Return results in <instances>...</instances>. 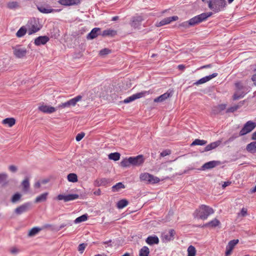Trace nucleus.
<instances>
[{
  "label": "nucleus",
  "instance_id": "1",
  "mask_svg": "<svg viewBox=\"0 0 256 256\" xmlns=\"http://www.w3.org/2000/svg\"><path fill=\"white\" fill-rule=\"evenodd\" d=\"M212 12H204L190 18L189 20L184 22L178 24V28L186 29L206 20L212 15Z\"/></svg>",
  "mask_w": 256,
  "mask_h": 256
},
{
  "label": "nucleus",
  "instance_id": "2",
  "mask_svg": "<svg viewBox=\"0 0 256 256\" xmlns=\"http://www.w3.org/2000/svg\"><path fill=\"white\" fill-rule=\"evenodd\" d=\"M214 212V210L212 208L209 206L202 204L194 211L193 215L194 218L205 220Z\"/></svg>",
  "mask_w": 256,
  "mask_h": 256
},
{
  "label": "nucleus",
  "instance_id": "3",
  "mask_svg": "<svg viewBox=\"0 0 256 256\" xmlns=\"http://www.w3.org/2000/svg\"><path fill=\"white\" fill-rule=\"evenodd\" d=\"M206 2L208 8L214 13L224 10L226 6V0H208Z\"/></svg>",
  "mask_w": 256,
  "mask_h": 256
},
{
  "label": "nucleus",
  "instance_id": "4",
  "mask_svg": "<svg viewBox=\"0 0 256 256\" xmlns=\"http://www.w3.org/2000/svg\"><path fill=\"white\" fill-rule=\"evenodd\" d=\"M29 28L28 30V35L32 34L39 31L42 28V26L40 24L39 20L36 18H33L29 20Z\"/></svg>",
  "mask_w": 256,
  "mask_h": 256
},
{
  "label": "nucleus",
  "instance_id": "5",
  "mask_svg": "<svg viewBox=\"0 0 256 256\" xmlns=\"http://www.w3.org/2000/svg\"><path fill=\"white\" fill-rule=\"evenodd\" d=\"M235 86L236 90L233 96V99L236 100L244 97L246 94V88L240 82H236Z\"/></svg>",
  "mask_w": 256,
  "mask_h": 256
},
{
  "label": "nucleus",
  "instance_id": "6",
  "mask_svg": "<svg viewBox=\"0 0 256 256\" xmlns=\"http://www.w3.org/2000/svg\"><path fill=\"white\" fill-rule=\"evenodd\" d=\"M140 178L141 181L149 184H156L160 181L158 178L147 172L142 174L140 175Z\"/></svg>",
  "mask_w": 256,
  "mask_h": 256
},
{
  "label": "nucleus",
  "instance_id": "7",
  "mask_svg": "<svg viewBox=\"0 0 256 256\" xmlns=\"http://www.w3.org/2000/svg\"><path fill=\"white\" fill-rule=\"evenodd\" d=\"M256 127V122L252 120L248 121L239 132V136H242L251 132Z\"/></svg>",
  "mask_w": 256,
  "mask_h": 256
},
{
  "label": "nucleus",
  "instance_id": "8",
  "mask_svg": "<svg viewBox=\"0 0 256 256\" xmlns=\"http://www.w3.org/2000/svg\"><path fill=\"white\" fill-rule=\"evenodd\" d=\"M176 234V232L174 229H168L162 233L161 238L163 242H168L174 240Z\"/></svg>",
  "mask_w": 256,
  "mask_h": 256
},
{
  "label": "nucleus",
  "instance_id": "9",
  "mask_svg": "<svg viewBox=\"0 0 256 256\" xmlns=\"http://www.w3.org/2000/svg\"><path fill=\"white\" fill-rule=\"evenodd\" d=\"M12 48L14 54L16 58H22L26 54V49L20 45H16L15 46H13Z\"/></svg>",
  "mask_w": 256,
  "mask_h": 256
},
{
  "label": "nucleus",
  "instance_id": "10",
  "mask_svg": "<svg viewBox=\"0 0 256 256\" xmlns=\"http://www.w3.org/2000/svg\"><path fill=\"white\" fill-rule=\"evenodd\" d=\"M32 203L30 202H26L14 210V212L18 215L21 214L28 212L32 208Z\"/></svg>",
  "mask_w": 256,
  "mask_h": 256
},
{
  "label": "nucleus",
  "instance_id": "11",
  "mask_svg": "<svg viewBox=\"0 0 256 256\" xmlns=\"http://www.w3.org/2000/svg\"><path fill=\"white\" fill-rule=\"evenodd\" d=\"M79 195L78 194H69L68 195L58 194L57 196L58 200H64L65 202L78 199Z\"/></svg>",
  "mask_w": 256,
  "mask_h": 256
},
{
  "label": "nucleus",
  "instance_id": "12",
  "mask_svg": "<svg viewBox=\"0 0 256 256\" xmlns=\"http://www.w3.org/2000/svg\"><path fill=\"white\" fill-rule=\"evenodd\" d=\"M131 164L136 166L141 165L144 162V159L142 155H138L136 156L130 157V160Z\"/></svg>",
  "mask_w": 256,
  "mask_h": 256
},
{
  "label": "nucleus",
  "instance_id": "13",
  "mask_svg": "<svg viewBox=\"0 0 256 256\" xmlns=\"http://www.w3.org/2000/svg\"><path fill=\"white\" fill-rule=\"evenodd\" d=\"M144 20L142 17L140 16H133L132 18L130 24L131 26L134 28H138L142 24V21Z\"/></svg>",
  "mask_w": 256,
  "mask_h": 256
},
{
  "label": "nucleus",
  "instance_id": "14",
  "mask_svg": "<svg viewBox=\"0 0 256 256\" xmlns=\"http://www.w3.org/2000/svg\"><path fill=\"white\" fill-rule=\"evenodd\" d=\"M221 162L220 161L218 160H212L208 162H207L204 164L200 170H206L212 169V168H215L216 166L220 164Z\"/></svg>",
  "mask_w": 256,
  "mask_h": 256
},
{
  "label": "nucleus",
  "instance_id": "15",
  "mask_svg": "<svg viewBox=\"0 0 256 256\" xmlns=\"http://www.w3.org/2000/svg\"><path fill=\"white\" fill-rule=\"evenodd\" d=\"M238 240H233L230 241L226 247V256H229L236 244H238Z\"/></svg>",
  "mask_w": 256,
  "mask_h": 256
},
{
  "label": "nucleus",
  "instance_id": "16",
  "mask_svg": "<svg viewBox=\"0 0 256 256\" xmlns=\"http://www.w3.org/2000/svg\"><path fill=\"white\" fill-rule=\"evenodd\" d=\"M37 8L40 12L43 14H49L60 11V10L53 9L50 8L49 6H46V7L44 6L42 4L38 5Z\"/></svg>",
  "mask_w": 256,
  "mask_h": 256
},
{
  "label": "nucleus",
  "instance_id": "17",
  "mask_svg": "<svg viewBox=\"0 0 256 256\" xmlns=\"http://www.w3.org/2000/svg\"><path fill=\"white\" fill-rule=\"evenodd\" d=\"M218 74L216 73V72L213 73L212 74H210L209 76H204V77L200 79L199 80H198L194 84L196 85V86H198L199 84H204V83H205V82L210 80L212 78H216V76H218Z\"/></svg>",
  "mask_w": 256,
  "mask_h": 256
},
{
  "label": "nucleus",
  "instance_id": "18",
  "mask_svg": "<svg viewBox=\"0 0 256 256\" xmlns=\"http://www.w3.org/2000/svg\"><path fill=\"white\" fill-rule=\"evenodd\" d=\"M146 93V92H138V93L134 94L132 96L124 99V102L125 104H128V103L138 98H142V96H144Z\"/></svg>",
  "mask_w": 256,
  "mask_h": 256
},
{
  "label": "nucleus",
  "instance_id": "19",
  "mask_svg": "<svg viewBox=\"0 0 256 256\" xmlns=\"http://www.w3.org/2000/svg\"><path fill=\"white\" fill-rule=\"evenodd\" d=\"M178 18V16H172L166 18L160 21L157 24V26H161L168 24H169L172 21H176Z\"/></svg>",
  "mask_w": 256,
  "mask_h": 256
},
{
  "label": "nucleus",
  "instance_id": "20",
  "mask_svg": "<svg viewBox=\"0 0 256 256\" xmlns=\"http://www.w3.org/2000/svg\"><path fill=\"white\" fill-rule=\"evenodd\" d=\"M58 2L64 6H71L78 5L80 1V0H59Z\"/></svg>",
  "mask_w": 256,
  "mask_h": 256
},
{
  "label": "nucleus",
  "instance_id": "21",
  "mask_svg": "<svg viewBox=\"0 0 256 256\" xmlns=\"http://www.w3.org/2000/svg\"><path fill=\"white\" fill-rule=\"evenodd\" d=\"M38 110L44 113L52 114L56 111V108L47 105H42L38 107Z\"/></svg>",
  "mask_w": 256,
  "mask_h": 256
},
{
  "label": "nucleus",
  "instance_id": "22",
  "mask_svg": "<svg viewBox=\"0 0 256 256\" xmlns=\"http://www.w3.org/2000/svg\"><path fill=\"white\" fill-rule=\"evenodd\" d=\"M100 28H94L87 35L86 38L88 40H92V39L96 38L98 35H101V34H100Z\"/></svg>",
  "mask_w": 256,
  "mask_h": 256
},
{
  "label": "nucleus",
  "instance_id": "23",
  "mask_svg": "<svg viewBox=\"0 0 256 256\" xmlns=\"http://www.w3.org/2000/svg\"><path fill=\"white\" fill-rule=\"evenodd\" d=\"M50 40L48 36H40L34 40V44L36 46H40L45 44Z\"/></svg>",
  "mask_w": 256,
  "mask_h": 256
},
{
  "label": "nucleus",
  "instance_id": "24",
  "mask_svg": "<svg viewBox=\"0 0 256 256\" xmlns=\"http://www.w3.org/2000/svg\"><path fill=\"white\" fill-rule=\"evenodd\" d=\"M172 90H168L164 94L154 98V102H162L172 96Z\"/></svg>",
  "mask_w": 256,
  "mask_h": 256
},
{
  "label": "nucleus",
  "instance_id": "25",
  "mask_svg": "<svg viewBox=\"0 0 256 256\" xmlns=\"http://www.w3.org/2000/svg\"><path fill=\"white\" fill-rule=\"evenodd\" d=\"M159 239L156 236H149L146 240V242L149 245H153L158 244L159 243Z\"/></svg>",
  "mask_w": 256,
  "mask_h": 256
},
{
  "label": "nucleus",
  "instance_id": "26",
  "mask_svg": "<svg viewBox=\"0 0 256 256\" xmlns=\"http://www.w3.org/2000/svg\"><path fill=\"white\" fill-rule=\"evenodd\" d=\"M110 182L109 179L100 178L95 180L94 184L97 186H106Z\"/></svg>",
  "mask_w": 256,
  "mask_h": 256
},
{
  "label": "nucleus",
  "instance_id": "27",
  "mask_svg": "<svg viewBox=\"0 0 256 256\" xmlns=\"http://www.w3.org/2000/svg\"><path fill=\"white\" fill-rule=\"evenodd\" d=\"M117 34V32L116 30H112L110 28L106 29L104 30L102 33L101 34V35L102 36H116Z\"/></svg>",
  "mask_w": 256,
  "mask_h": 256
},
{
  "label": "nucleus",
  "instance_id": "28",
  "mask_svg": "<svg viewBox=\"0 0 256 256\" xmlns=\"http://www.w3.org/2000/svg\"><path fill=\"white\" fill-rule=\"evenodd\" d=\"M246 149L248 152L254 154L256 152V141L251 142L246 146Z\"/></svg>",
  "mask_w": 256,
  "mask_h": 256
},
{
  "label": "nucleus",
  "instance_id": "29",
  "mask_svg": "<svg viewBox=\"0 0 256 256\" xmlns=\"http://www.w3.org/2000/svg\"><path fill=\"white\" fill-rule=\"evenodd\" d=\"M82 98V96L80 95H78L75 98H72L70 100H69L67 101L68 104L69 106H74L76 105L77 102L80 101Z\"/></svg>",
  "mask_w": 256,
  "mask_h": 256
},
{
  "label": "nucleus",
  "instance_id": "30",
  "mask_svg": "<svg viewBox=\"0 0 256 256\" xmlns=\"http://www.w3.org/2000/svg\"><path fill=\"white\" fill-rule=\"evenodd\" d=\"M48 192H44L38 196H37L34 202L36 203L40 202H44L46 201L48 196Z\"/></svg>",
  "mask_w": 256,
  "mask_h": 256
},
{
  "label": "nucleus",
  "instance_id": "31",
  "mask_svg": "<svg viewBox=\"0 0 256 256\" xmlns=\"http://www.w3.org/2000/svg\"><path fill=\"white\" fill-rule=\"evenodd\" d=\"M2 124H6L8 126L11 127L13 126L16 123V120L14 118H6L2 120Z\"/></svg>",
  "mask_w": 256,
  "mask_h": 256
},
{
  "label": "nucleus",
  "instance_id": "32",
  "mask_svg": "<svg viewBox=\"0 0 256 256\" xmlns=\"http://www.w3.org/2000/svg\"><path fill=\"white\" fill-rule=\"evenodd\" d=\"M42 230V228L39 227H34L30 230L28 236H34L37 234Z\"/></svg>",
  "mask_w": 256,
  "mask_h": 256
},
{
  "label": "nucleus",
  "instance_id": "33",
  "mask_svg": "<svg viewBox=\"0 0 256 256\" xmlns=\"http://www.w3.org/2000/svg\"><path fill=\"white\" fill-rule=\"evenodd\" d=\"M128 204V202L126 199H122L119 200L116 204L118 208L120 209L123 208Z\"/></svg>",
  "mask_w": 256,
  "mask_h": 256
},
{
  "label": "nucleus",
  "instance_id": "34",
  "mask_svg": "<svg viewBox=\"0 0 256 256\" xmlns=\"http://www.w3.org/2000/svg\"><path fill=\"white\" fill-rule=\"evenodd\" d=\"M150 253V250L148 247L143 246L140 250L139 256H148Z\"/></svg>",
  "mask_w": 256,
  "mask_h": 256
},
{
  "label": "nucleus",
  "instance_id": "35",
  "mask_svg": "<svg viewBox=\"0 0 256 256\" xmlns=\"http://www.w3.org/2000/svg\"><path fill=\"white\" fill-rule=\"evenodd\" d=\"M7 7L10 9L14 10L20 8V4L17 2H10L7 4Z\"/></svg>",
  "mask_w": 256,
  "mask_h": 256
},
{
  "label": "nucleus",
  "instance_id": "36",
  "mask_svg": "<svg viewBox=\"0 0 256 256\" xmlns=\"http://www.w3.org/2000/svg\"><path fill=\"white\" fill-rule=\"evenodd\" d=\"M26 28L24 26H22L16 33V36L18 38H22L26 34Z\"/></svg>",
  "mask_w": 256,
  "mask_h": 256
},
{
  "label": "nucleus",
  "instance_id": "37",
  "mask_svg": "<svg viewBox=\"0 0 256 256\" xmlns=\"http://www.w3.org/2000/svg\"><path fill=\"white\" fill-rule=\"evenodd\" d=\"M125 188L124 185L122 182H118L112 188V191L114 192H117L121 188Z\"/></svg>",
  "mask_w": 256,
  "mask_h": 256
},
{
  "label": "nucleus",
  "instance_id": "38",
  "mask_svg": "<svg viewBox=\"0 0 256 256\" xmlns=\"http://www.w3.org/2000/svg\"><path fill=\"white\" fill-rule=\"evenodd\" d=\"M67 178L69 182H76L78 180L77 175L74 173L68 174L67 176Z\"/></svg>",
  "mask_w": 256,
  "mask_h": 256
},
{
  "label": "nucleus",
  "instance_id": "39",
  "mask_svg": "<svg viewBox=\"0 0 256 256\" xmlns=\"http://www.w3.org/2000/svg\"><path fill=\"white\" fill-rule=\"evenodd\" d=\"M120 153L116 152L113 153H110L108 155V158L110 160H114V161H116L120 160Z\"/></svg>",
  "mask_w": 256,
  "mask_h": 256
},
{
  "label": "nucleus",
  "instance_id": "40",
  "mask_svg": "<svg viewBox=\"0 0 256 256\" xmlns=\"http://www.w3.org/2000/svg\"><path fill=\"white\" fill-rule=\"evenodd\" d=\"M88 214H83L78 218H77L74 221V223H80V222H85L88 219Z\"/></svg>",
  "mask_w": 256,
  "mask_h": 256
},
{
  "label": "nucleus",
  "instance_id": "41",
  "mask_svg": "<svg viewBox=\"0 0 256 256\" xmlns=\"http://www.w3.org/2000/svg\"><path fill=\"white\" fill-rule=\"evenodd\" d=\"M207 143L206 140H203L196 139L191 144V146H203Z\"/></svg>",
  "mask_w": 256,
  "mask_h": 256
},
{
  "label": "nucleus",
  "instance_id": "42",
  "mask_svg": "<svg viewBox=\"0 0 256 256\" xmlns=\"http://www.w3.org/2000/svg\"><path fill=\"white\" fill-rule=\"evenodd\" d=\"M188 256H195L196 254V250L192 246H190L188 248Z\"/></svg>",
  "mask_w": 256,
  "mask_h": 256
},
{
  "label": "nucleus",
  "instance_id": "43",
  "mask_svg": "<svg viewBox=\"0 0 256 256\" xmlns=\"http://www.w3.org/2000/svg\"><path fill=\"white\" fill-rule=\"evenodd\" d=\"M22 195L19 193L15 194L12 198L11 202L12 203L17 202L21 198Z\"/></svg>",
  "mask_w": 256,
  "mask_h": 256
},
{
  "label": "nucleus",
  "instance_id": "44",
  "mask_svg": "<svg viewBox=\"0 0 256 256\" xmlns=\"http://www.w3.org/2000/svg\"><path fill=\"white\" fill-rule=\"evenodd\" d=\"M130 160V157L128 158H125L121 162L120 164L122 167H127L130 166L131 164V162Z\"/></svg>",
  "mask_w": 256,
  "mask_h": 256
},
{
  "label": "nucleus",
  "instance_id": "45",
  "mask_svg": "<svg viewBox=\"0 0 256 256\" xmlns=\"http://www.w3.org/2000/svg\"><path fill=\"white\" fill-rule=\"evenodd\" d=\"M10 252L12 254H16L20 252V250L18 247L14 246L10 248Z\"/></svg>",
  "mask_w": 256,
  "mask_h": 256
},
{
  "label": "nucleus",
  "instance_id": "46",
  "mask_svg": "<svg viewBox=\"0 0 256 256\" xmlns=\"http://www.w3.org/2000/svg\"><path fill=\"white\" fill-rule=\"evenodd\" d=\"M86 246L87 244L84 243L81 244L78 246V250L80 254L83 253Z\"/></svg>",
  "mask_w": 256,
  "mask_h": 256
},
{
  "label": "nucleus",
  "instance_id": "47",
  "mask_svg": "<svg viewBox=\"0 0 256 256\" xmlns=\"http://www.w3.org/2000/svg\"><path fill=\"white\" fill-rule=\"evenodd\" d=\"M22 185L24 190H27V189L30 186V184H29L28 178H26L24 180H23V182H22Z\"/></svg>",
  "mask_w": 256,
  "mask_h": 256
},
{
  "label": "nucleus",
  "instance_id": "48",
  "mask_svg": "<svg viewBox=\"0 0 256 256\" xmlns=\"http://www.w3.org/2000/svg\"><path fill=\"white\" fill-rule=\"evenodd\" d=\"M110 52V50L108 48H104L100 51V54L101 56H104L108 54Z\"/></svg>",
  "mask_w": 256,
  "mask_h": 256
},
{
  "label": "nucleus",
  "instance_id": "49",
  "mask_svg": "<svg viewBox=\"0 0 256 256\" xmlns=\"http://www.w3.org/2000/svg\"><path fill=\"white\" fill-rule=\"evenodd\" d=\"M222 142L220 140H217L216 142L210 143V144L212 149H214L219 146Z\"/></svg>",
  "mask_w": 256,
  "mask_h": 256
},
{
  "label": "nucleus",
  "instance_id": "50",
  "mask_svg": "<svg viewBox=\"0 0 256 256\" xmlns=\"http://www.w3.org/2000/svg\"><path fill=\"white\" fill-rule=\"evenodd\" d=\"M239 108V106L238 105L234 106H232L230 108H229L227 109L226 112H233Z\"/></svg>",
  "mask_w": 256,
  "mask_h": 256
},
{
  "label": "nucleus",
  "instance_id": "51",
  "mask_svg": "<svg viewBox=\"0 0 256 256\" xmlns=\"http://www.w3.org/2000/svg\"><path fill=\"white\" fill-rule=\"evenodd\" d=\"M85 134L83 132L78 134L76 138V140L77 142H80L84 136Z\"/></svg>",
  "mask_w": 256,
  "mask_h": 256
},
{
  "label": "nucleus",
  "instance_id": "52",
  "mask_svg": "<svg viewBox=\"0 0 256 256\" xmlns=\"http://www.w3.org/2000/svg\"><path fill=\"white\" fill-rule=\"evenodd\" d=\"M247 208H243L238 214L239 216H244L247 214Z\"/></svg>",
  "mask_w": 256,
  "mask_h": 256
},
{
  "label": "nucleus",
  "instance_id": "53",
  "mask_svg": "<svg viewBox=\"0 0 256 256\" xmlns=\"http://www.w3.org/2000/svg\"><path fill=\"white\" fill-rule=\"evenodd\" d=\"M70 108L67 102L58 104L57 107L58 108Z\"/></svg>",
  "mask_w": 256,
  "mask_h": 256
},
{
  "label": "nucleus",
  "instance_id": "54",
  "mask_svg": "<svg viewBox=\"0 0 256 256\" xmlns=\"http://www.w3.org/2000/svg\"><path fill=\"white\" fill-rule=\"evenodd\" d=\"M170 154V150H166L162 151L160 155L162 157H164Z\"/></svg>",
  "mask_w": 256,
  "mask_h": 256
},
{
  "label": "nucleus",
  "instance_id": "55",
  "mask_svg": "<svg viewBox=\"0 0 256 256\" xmlns=\"http://www.w3.org/2000/svg\"><path fill=\"white\" fill-rule=\"evenodd\" d=\"M8 176L6 174H0V183L4 182V180L6 179Z\"/></svg>",
  "mask_w": 256,
  "mask_h": 256
},
{
  "label": "nucleus",
  "instance_id": "56",
  "mask_svg": "<svg viewBox=\"0 0 256 256\" xmlns=\"http://www.w3.org/2000/svg\"><path fill=\"white\" fill-rule=\"evenodd\" d=\"M8 169L10 172H15L17 170V168L14 165L10 166L8 168Z\"/></svg>",
  "mask_w": 256,
  "mask_h": 256
},
{
  "label": "nucleus",
  "instance_id": "57",
  "mask_svg": "<svg viewBox=\"0 0 256 256\" xmlns=\"http://www.w3.org/2000/svg\"><path fill=\"white\" fill-rule=\"evenodd\" d=\"M207 224H220V222L216 218H214L213 220H212L210 221V222H208Z\"/></svg>",
  "mask_w": 256,
  "mask_h": 256
},
{
  "label": "nucleus",
  "instance_id": "58",
  "mask_svg": "<svg viewBox=\"0 0 256 256\" xmlns=\"http://www.w3.org/2000/svg\"><path fill=\"white\" fill-rule=\"evenodd\" d=\"M238 136L236 134H234L231 137H230L228 140V142H231L232 141H233L236 138H238Z\"/></svg>",
  "mask_w": 256,
  "mask_h": 256
},
{
  "label": "nucleus",
  "instance_id": "59",
  "mask_svg": "<svg viewBox=\"0 0 256 256\" xmlns=\"http://www.w3.org/2000/svg\"><path fill=\"white\" fill-rule=\"evenodd\" d=\"M226 104H222L218 105V108L219 109V110L220 111H222V110H224L226 108Z\"/></svg>",
  "mask_w": 256,
  "mask_h": 256
},
{
  "label": "nucleus",
  "instance_id": "60",
  "mask_svg": "<svg viewBox=\"0 0 256 256\" xmlns=\"http://www.w3.org/2000/svg\"><path fill=\"white\" fill-rule=\"evenodd\" d=\"M213 150L211 146H210V144H208L205 148H204V152H208V151H210V150Z\"/></svg>",
  "mask_w": 256,
  "mask_h": 256
},
{
  "label": "nucleus",
  "instance_id": "61",
  "mask_svg": "<svg viewBox=\"0 0 256 256\" xmlns=\"http://www.w3.org/2000/svg\"><path fill=\"white\" fill-rule=\"evenodd\" d=\"M230 184H231V182H228H228H224V184H222V188H226V186H228L230 185Z\"/></svg>",
  "mask_w": 256,
  "mask_h": 256
},
{
  "label": "nucleus",
  "instance_id": "62",
  "mask_svg": "<svg viewBox=\"0 0 256 256\" xmlns=\"http://www.w3.org/2000/svg\"><path fill=\"white\" fill-rule=\"evenodd\" d=\"M94 194L96 196H100L101 194V190L100 189H98L94 192Z\"/></svg>",
  "mask_w": 256,
  "mask_h": 256
},
{
  "label": "nucleus",
  "instance_id": "63",
  "mask_svg": "<svg viewBox=\"0 0 256 256\" xmlns=\"http://www.w3.org/2000/svg\"><path fill=\"white\" fill-rule=\"evenodd\" d=\"M34 186L36 188H40V184L39 182H37L35 183Z\"/></svg>",
  "mask_w": 256,
  "mask_h": 256
},
{
  "label": "nucleus",
  "instance_id": "64",
  "mask_svg": "<svg viewBox=\"0 0 256 256\" xmlns=\"http://www.w3.org/2000/svg\"><path fill=\"white\" fill-rule=\"evenodd\" d=\"M252 140H256V131L254 132L252 136Z\"/></svg>",
  "mask_w": 256,
  "mask_h": 256
}]
</instances>
